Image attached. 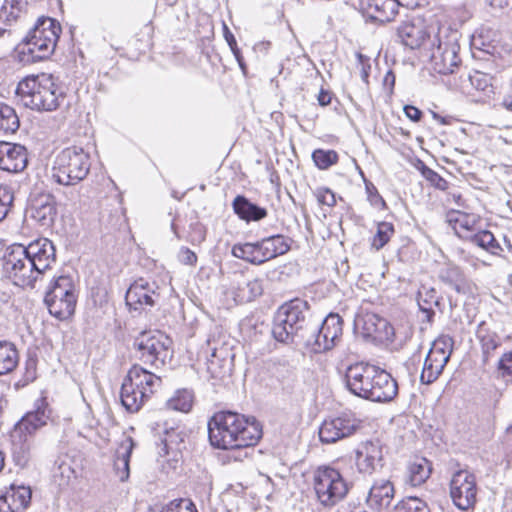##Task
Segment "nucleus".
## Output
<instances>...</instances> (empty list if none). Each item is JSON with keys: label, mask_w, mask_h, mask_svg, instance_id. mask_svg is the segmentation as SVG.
I'll return each instance as SVG.
<instances>
[{"label": "nucleus", "mask_w": 512, "mask_h": 512, "mask_svg": "<svg viewBox=\"0 0 512 512\" xmlns=\"http://www.w3.org/2000/svg\"><path fill=\"white\" fill-rule=\"evenodd\" d=\"M454 340L449 335H440L434 340L429 350V355L448 363L453 351Z\"/></svg>", "instance_id": "39"}, {"label": "nucleus", "mask_w": 512, "mask_h": 512, "mask_svg": "<svg viewBox=\"0 0 512 512\" xmlns=\"http://www.w3.org/2000/svg\"><path fill=\"white\" fill-rule=\"evenodd\" d=\"M13 201V189L8 185L0 184V222L7 217Z\"/></svg>", "instance_id": "48"}, {"label": "nucleus", "mask_w": 512, "mask_h": 512, "mask_svg": "<svg viewBox=\"0 0 512 512\" xmlns=\"http://www.w3.org/2000/svg\"><path fill=\"white\" fill-rule=\"evenodd\" d=\"M376 366L368 363H355L350 365L345 373V383L348 390L357 397L366 396L368 383L376 376Z\"/></svg>", "instance_id": "18"}, {"label": "nucleus", "mask_w": 512, "mask_h": 512, "mask_svg": "<svg viewBox=\"0 0 512 512\" xmlns=\"http://www.w3.org/2000/svg\"><path fill=\"white\" fill-rule=\"evenodd\" d=\"M366 191L369 202L375 207H385V201L382 196L378 193L376 187L369 183L366 184Z\"/></svg>", "instance_id": "52"}, {"label": "nucleus", "mask_w": 512, "mask_h": 512, "mask_svg": "<svg viewBox=\"0 0 512 512\" xmlns=\"http://www.w3.org/2000/svg\"><path fill=\"white\" fill-rule=\"evenodd\" d=\"M441 279L458 294H466L468 292L467 281L457 267L447 269L441 275Z\"/></svg>", "instance_id": "41"}, {"label": "nucleus", "mask_w": 512, "mask_h": 512, "mask_svg": "<svg viewBox=\"0 0 512 512\" xmlns=\"http://www.w3.org/2000/svg\"><path fill=\"white\" fill-rule=\"evenodd\" d=\"M159 286L156 282L144 278L135 280L125 295L126 305L130 310L141 313L155 306L160 300Z\"/></svg>", "instance_id": "14"}, {"label": "nucleus", "mask_w": 512, "mask_h": 512, "mask_svg": "<svg viewBox=\"0 0 512 512\" xmlns=\"http://www.w3.org/2000/svg\"><path fill=\"white\" fill-rule=\"evenodd\" d=\"M11 438V453L14 464L22 469L28 467L33 458L32 439L23 435L16 436V432H12Z\"/></svg>", "instance_id": "27"}, {"label": "nucleus", "mask_w": 512, "mask_h": 512, "mask_svg": "<svg viewBox=\"0 0 512 512\" xmlns=\"http://www.w3.org/2000/svg\"><path fill=\"white\" fill-rule=\"evenodd\" d=\"M403 110H404L406 117L409 118L413 122H419L422 118V115H423L422 111L415 106L405 105Z\"/></svg>", "instance_id": "57"}, {"label": "nucleus", "mask_w": 512, "mask_h": 512, "mask_svg": "<svg viewBox=\"0 0 512 512\" xmlns=\"http://www.w3.org/2000/svg\"><path fill=\"white\" fill-rule=\"evenodd\" d=\"M431 464L425 458H418L408 466V482L413 487L420 486L430 476Z\"/></svg>", "instance_id": "34"}, {"label": "nucleus", "mask_w": 512, "mask_h": 512, "mask_svg": "<svg viewBox=\"0 0 512 512\" xmlns=\"http://www.w3.org/2000/svg\"><path fill=\"white\" fill-rule=\"evenodd\" d=\"M257 242H246L234 244L231 253L234 257L249 262L253 265H261L258 256Z\"/></svg>", "instance_id": "38"}, {"label": "nucleus", "mask_w": 512, "mask_h": 512, "mask_svg": "<svg viewBox=\"0 0 512 512\" xmlns=\"http://www.w3.org/2000/svg\"><path fill=\"white\" fill-rule=\"evenodd\" d=\"M355 463L358 471L371 475L383 466V451L378 440L361 442L355 450Z\"/></svg>", "instance_id": "17"}, {"label": "nucleus", "mask_w": 512, "mask_h": 512, "mask_svg": "<svg viewBox=\"0 0 512 512\" xmlns=\"http://www.w3.org/2000/svg\"><path fill=\"white\" fill-rule=\"evenodd\" d=\"M161 512H197L194 503L190 500H173Z\"/></svg>", "instance_id": "50"}, {"label": "nucleus", "mask_w": 512, "mask_h": 512, "mask_svg": "<svg viewBox=\"0 0 512 512\" xmlns=\"http://www.w3.org/2000/svg\"><path fill=\"white\" fill-rule=\"evenodd\" d=\"M263 293L262 280L258 278L245 279L238 283L235 299L240 303L251 302Z\"/></svg>", "instance_id": "32"}, {"label": "nucleus", "mask_w": 512, "mask_h": 512, "mask_svg": "<svg viewBox=\"0 0 512 512\" xmlns=\"http://www.w3.org/2000/svg\"><path fill=\"white\" fill-rule=\"evenodd\" d=\"M19 124L15 110L5 103H0V134L16 132Z\"/></svg>", "instance_id": "40"}, {"label": "nucleus", "mask_w": 512, "mask_h": 512, "mask_svg": "<svg viewBox=\"0 0 512 512\" xmlns=\"http://www.w3.org/2000/svg\"><path fill=\"white\" fill-rule=\"evenodd\" d=\"M30 487L11 484L0 494V512H20L26 509L31 501Z\"/></svg>", "instance_id": "20"}, {"label": "nucleus", "mask_w": 512, "mask_h": 512, "mask_svg": "<svg viewBox=\"0 0 512 512\" xmlns=\"http://www.w3.org/2000/svg\"><path fill=\"white\" fill-rule=\"evenodd\" d=\"M469 79H470L471 84L473 86H475L476 89H478V90L485 91L486 88L489 86V81H488L487 75H485L483 73L475 72L474 75L469 76Z\"/></svg>", "instance_id": "54"}, {"label": "nucleus", "mask_w": 512, "mask_h": 512, "mask_svg": "<svg viewBox=\"0 0 512 512\" xmlns=\"http://www.w3.org/2000/svg\"><path fill=\"white\" fill-rule=\"evenodd\" d=\"M371 18L379 22H390L398 13L400 0H366Z\"/></svg>", "instance_id": "28"}, {"label": "nucleus", "mask_w": 512, "mask_h": 512, "mask_svg": "<svg viewBox=\"0 0 512 512\" xmlns=\"http://www.w3.org/2000/svg\"><path fill=\"white\" fill-rule=\"evenodd\" d=\"M207 427L211 446L222 450L254 446L262 436V427L254 417L230 410L214 413Z\"/></svg>", "instance_id": "2"}, {"label": "nucleus", "mask_w": 512, "mask_h": 512, "mask_svg": "<svg viewBox=\"0 0 512 512\" xmlns=\"http://www.w3.org/2000/svg\"><path fill=\"white\" fill-rule=\"evenodd\" d=\"M357 59L361 65V78L364 82L368 83L369 70L371 68L369 59L361 53H357Z\"/></svg>", "instance_id": "56"}, {"label": "nucleus", "mask_w": 512, "mask_h": 512, "mask_svg": "<svg viewBox=\"0 0 512 512\" xmlns=\"http://www.w3.org/2000/svg\"><path fill=\"white\" fill-rule=\"evenodd\" d=\"M512 0H485L487 4L494 10L502 11L509 6Z\"/></svg>", "instance_id": "61"}, {"label": "nucleus", "mask_w": 512, "mask_h": 512, "mask_svg": "<svg viewBox=\"0 0 512 512\" xmlns=\"http://www.w3.org/2000/svg\"><path fill=\"white\" fill-rule=\"evenodd\" d=\"M433 29L431 28V31H427L423 25L406 22L398 27L397 35L401 43L411 49L421 46L426 48L433 40L431 39Z\"/></svg>", "instance_id": "22"}, {"label": "nucleus", "mask_w": 512, "mask_h": 512, "mask_svg": "<svg viewBox=\"0 0 512 512\" xmlns=\"http://www.w3.org/2000/svg\"><path fill=\"white\" fill-rule=\"evenodd\" d=\"M312 160L319 169L326 170L338 162V154L334 150L316 149L312 153Z\"/></svg>", "instance_id": "47"}, {"label": "nucleus", "mask_w": 512, "mask_h": 512, "mask_svg": "<svg viewBox=\"0 0 512 512\" xmlns=\"http://www.w3.org/2000/svg\"><path fill=\"white\" fill-rule=\"evenodd\" d=\"M134 448V442L132 438H126L118 448L116 457L114 460V469L117 477L120 481H126L129 477V462L130 455Z\"/></svg>", "instance_id": "31"}, {"label": "nucleus", "mask_w": 512, "mask_h": 512, "mask_svg": "<svg viewBox=\"0 0 512 512\" xmlns=\"http://www.w3.org/2000/svg\"><path fill=\"white\" fill-rule=\"evenodd\" d=\"M314 490L319 502L331 507L344 499L349 486L337 469L321 466L314 472Z\"/></svg>", "instance_id": "10"}, {"label": "nucleus", "mask_w": 512, "mask_h": 512, "mask_svg": "<svg viewBox=\"0 0 512 512\" xmlns=\"http://www.w3.org/2000/svg\"><path fill=\"white\" fill-rule=\"evenodd\" d=\"M223 36H224L229 48H233V47L237 46L235 36L233 35V33L230 31V29L228 28V26L225 23H223Z\"/></svg>", "instance_id": "60"}, {"label": "nucleus", "mask_w": 512, "mask_h": 512, "mask_svg": "<svg viewBox=\"0 0 512 512\" xmlns=\"http://www.w3.org/2000/svg\"><path fill=\"white\" fill-rule=\"evenodd\" d=\"M449 222L454 224V229L458 233L459 229L473 231L479 222L476 215L462 212H453L449 215Z\"/></svg>", "instance_id": "44"}, {"label": "nucleus", "mask_w": 512, "mask_h": 512, "mask_svg": "<svg viewBox=\"0 0 512 512\" xmlns=\"http://www.w3.org/2000/svg\"><path fill=\"white\" fill-rule=\"evenodd\" d=\"M32 218L42 226H50L56 217L57 209L54 196L40 194L31 203Z\"/></svg>", "instance_id": "26"}, {"label": "nucleus", "mask_w": 512, "mask_h": 512, "mask_svg": "<svg viewBox=\"0 0 512 512\" xmlns=\"http://www.w3.org/2000/svg\"><path fill=\"white\" fill-rule=\"evenodd\" d=\"M476 336L481 344L483 362L487 363L492 353L501 345L500 337L495 331H491L485 322L478 325Z\"/></svg>", "instance_id": "30"}, {"label": "nucleus", "mask_w": 512, "mask_h": 512, "mask_svg": "<svg viewBox=\"0 0 512 512\" xmlns=\"http://www.w3.org/2000/svg\"><path fill=\"white\" fill-rule=\"evenodd\" d=\"M207 370L213 378H222L229 371V362L217 349H213L210 358L207 359Z\"/></svg>", "instance_id": "43"}, {"label": "nucleus", "mask_w": 512, "mask_h": 512, "mask_svg": "<svg viewBox=\"0 0 512 512\" xmlns=\"http://www.w3.org/2000/svg\"><path fill=\"white\" fill-rule=\"evenodd\" d=\"M470 241L492 255L499 256L503 251L494 235L488 230L479 231L470 236Z\"/></svg>", "instance_id": "37"}, {"label": "nucleus", "mask_w": 512, "mask_h": 512, "mask_svg": "<svg viewBox=\"0 0 512 512\" xmlns=\"http://www.w3.org/2000/svg\"><path fill=\"white\" fill-rule=\"evenodd\" d=\"M422 304L425 306H432V303L438 304V300L435 297V290L431 289L426 291V298L422 296Z\"/></svg>", "instance_id": "63"}, {"label": "nucleus", "mask_w": 512, "mask_h": 512, "mask_svg": "<svg viewBox=\"0 0 512 512\" xmlns=\"http://www.w3.org/2000/svg\"><path fill=\"white\" fill-rule=\"evenodd\" d=\"M446 364V362H443L441 359L433 357L428 353L424 360L420 381L423 384L433 383L441 375Z\"/></svg>", "instance_id": "36"}, {"label": "nucleus", "mask_w": 512, "mask_h": 512, "mask_svg": "<svg viewBox=\"0 0 512 512\" xmlns=\"http://www.w3.org/2000/svg\"><path fill=\"white\" fill-rule=\"evenodd\" d=\"M231 52L233 53L237 63L239 64V67L241 68V70L243 72H245L246 70V65H245V62H244V58L241 54V51L240 49L238 48V46H235L233 48H230Z\"/></svg>", "instance_id": "62"}, {"label": "nucleus", "mask_w": 512, "mask_h": 512, "mask_svg": "<svg viewBox=\"0 0 512 512\" xmlns=\"http://www.w3.org/2000/svg\"><path fill=\"white\" fill-rule=\"evenodd\" d=\"M47 406L41 401V405L33 411L27 412L15 425L13 432L32 439L37 430L45 426L49 420Z\"/></svg>", "instance_id": "21"}, {"label": "nucleus", "mask_w": 512, "mask_h": 512, "mask_svg": "<svg viewBox=\"0 0 512 512\" xmlns=\"http://www.w3.org/2000/svg\"><path fill=\"white\" fill-rule=\"evenodd\" d=\"M177 257L179 262L184 265L194 266L197 262V255L195 254V252H193L187 247H181Z\"/></svg>", "instance_id": "53"}, {"label": "nucleus", "mask_w": 512, "mask_h": 512, "mask_svg": "<svg viewBox=\"0 0 512 512\" xmlns=\"http://www.w3.org/2000/svg\"><path fill=\"white\" fill-rule=\"evenodd\" d=\"M422 291H419L418 293V305L420 308V311L423 313L424 318L423 320L427 322H431L433 319V316L435 315L434 310L432 309V306H425L422 304Z\"/></svg>", "instance_id": "59"}, {"label": "nucleus", "mask_w": 512, "mask_h": 512, "mask_svg": "<svg viewBox=\"0 0 512 512\" xmlns=\"http://www.w3.org/2000/svg\"><path fill=\"white\" fill-rule=\"evenodd\" d=\"M312 321L309 303L298 298L291 300L278 309L274 317L272 335L278 342H297L305 345Z\"/></svg>", "instance_id": "3"}, {"label": "nucleus", "mask_w": 512, "mask_h": 512, "mask_svg": "<svg viewBox=\"0 0 512 512\" xmlns=\"http://www.w3.org/2000/svg\"><path fill=\"white\" fill-rule=\"evenodd\" d=\"M422 175L436 187H442V185L445 183V181L440 178L438 173L429 167H423Z\"/></svg>", "instance_id": "55"}, {"label": "nucleus", "mask_w": 512, "mask_h": 512, "mask_svg": "<svg viewBox=\"0 0 512 512\" xmlns=\"http://www.w3.org/2000/svg\"><path fill=\"white\" fill-rule=\"evenodd\" d=\"M362 421L352 414L325 419L319 428V439L324 444H333L354 435Z\"/></svg>", "instance_id": "13"}, {"label": "nucleus", "mask_w": 512, "mask_h": 512, "mask_svg": "<svg viewBox=\"0 0 512 512\" xmlns=\"http://www.w3.org/2000/svg\"><path fill=\"white\" fill-rule=\"evenodd\" d=\"M133 346L144 363L156 368L172 358L171 340L162 333L143 332L135 338Z\"/></svg>", "instance_id": "12"}, {"label": "nucleus", "mask_w": 512, "mask_h": 512, "mask_svg": "<svg viewBox=\"0 0 512 512\" xmlns=\"http://www.w3.org/2000/svg\"><path fill=\"white\" fill-rule=\"evenodd\" d=\"M76 301L74 282L66 275L51 281L44 298L49 313L59 320H66L73 315Z\"/></svg>", "instance_id": "9"}, {"label": "nucleus", "mask_w": 512, "mask_h": 512, "mask_svg": "<svg viewBox=\"0 0 512 512\" xmlns=\"http://www.w3.org/2000/svg\"><path fill=\"white\" fill-rule=\"evenodd\" d=\"M233 210L240 219L247 222L259 221L267 216V210L238 195L233 201Z\"/></svg>", "instance_id": "29"}, {"label": "nucleus", "mask_w": 512, "mask_h": 512, "mask_svg": "<svg viewBox=\"0 0 512 512\" xmlns=\"http://www.w3.org/2000/svg\"><path fill=\"white\" fill-rule=\"evenodd\" d=\"M61 26L55 19L41 17L25 38L21 51L26 62H39L48 59L54 52Z\"/></svg>", "instance_id": "6"}, {"label": "nucleus", "mask_w": 512, "mask_h": 512, "mask_svg": "<svg viewBox=\"0 0 512 512\" xmlns=\"http://www.w3.org/2000/svg\"><path fill=\"white\" fill-rule=\"evenodd\" d=\"M461 35L458 30L450 27L433 29V40L429 45L430 63L432 69L439 74H451L458 67L461 60L458 55Z\"/></svg>", "instance_id": "5"}, {"label": "nucleus", "mask_w": 512, "mask_h": 512, "mask_svg": "<svg viewBox=\"0 0 512 512\" xmlns=\"http://www.w3.org/2000/svg\"><path fill=\"white\" fill-rule=\"evenodd\" d=\"M395 490L392 482L386 479L376 480L371 486L366 502L376 512L386 509L394 498Z\"/></svg>", "instance_id": "24"}, {"label": "nucleus", "mask_w": 512, "mask_h": 512, "mask_svg": "<svg viewBox=\"0 0 512 512\" xmlns=\"http://www.w3.org/2000/svg\"><path fill=\"white\" fill-rule=\"evenodd\" d=\"M90 167L89 153L82 147L69 146L55 156L51 176L60 185L72 186L86 178Z\"/></svg>", "instance_id": "8"}, {"label": "nucleus", "mask_w": 512, "mask_h": 512, "mask_svg": "<svg viewBox=\"0 0 512 512\" xmlns=\"http://www.w3.org/2000/svg\"><path fill=\"white\" fill-rule=\"evenodd\" d=\"M316 197L319 203L333 207L336 204L335 194L328 188H319L316 191Z\"/></svg>", "instance_id": "51"}, {"label": "nucleus", "mask_w": 512, "mask_h": 512, "mask_svg": "<svg viewBox=\"0 0 512 512\" xmlns=\"http://www.w3.org/2000/svg\"><path fill=\"white\" fill-rule=\"evenodd\" d=\"M19 361L15 345L9 341H0V375L12 372Z\"/></svg>", "instance_id": "33"}, {"label": "nucleus", "mask_w": 512, "mask_h": 512, "mask_svg": "<svg viewBox=\"0 0 512 512\" xmlns=\"http://www.w3.org/2000/svg\"><path fill=\"white\" fill-rule=\"evenodd\" d=\"M499 369L504 373L512 374V351L503 354L499 360Z\"/></svg>", "instance_id": "58"}, {"label": "nucleus", "mask_w": 512, "mask_h": 512, "mask_svg": "<svg viewBox=\"0 0 512 512\" xmlns=\"http://www.w3.org/2000/svg\"><path fill=\"white\" fill-rule=\"evenodd\" d=\"M394 234V226L390 222H380L377 225L375 235L371 240V246L376 250L382 249Z\"/></svg>", "instance_id": "45"}, {"label": "nucleus", "mask_w": 512, "mask_h": 512, "mask_svg": "<svg viewBox=\"0 0 512 512\" xmlns=\"http://www.w3.org/2000/svg\"><path fill=\"white\" fill-rule=\"evenodd\" d=\"M318 102L321 106H327L331 103V95L328 91L321 90L318 95Z\"/></svg>", "instance_id": "64"}, {"label": "nucleus", "mask_w": 512, "mask_h": 512, "mask_svg": "<svg viewBox=\"0 0 512 512\" xmlns=\"http://www.w3.org/2000/svg\"><path fill=\"white\" fill-rule=\"evenodd\" d=\"M477 486L473 474L459 470L452 476L450 496L454 505L460 510H468L476 502Z\"/></svg>", "instance_id": "16"}, {"label": "nucleus", "mask_w": 512, "mask_h": 512, "mask_svg": "<svg viewBox=\"0 0 512 512\" xmlns=\"http://www.w3.org/2000/svg\"><path fill=\"white\" fill-rule=\"evenodd\" d=\"M355 327L361 335L372 342H393L394 328L379 315L372 312L360 314L355 319Z\"/></svg>", "instance_id": "15"}, {"label": "nucleus", "mask_w": 512, "mask_h": 512, "mask_svg": "<svg viewBox=\"0 0 512 512\" xmlns=\"http://www.w3.org/2000/svg\"><path fill=\"white\" fill-rule=\"evenodd\" d=\"M193 404V394L187 389L176 391L175 395L167 401L169 409L188 412L191 410Z\"/></svg>", "instance_id": "42"}, {"label": "nucleus", "mask_w": 512, "mask_h": 512, "mask_svg": "<svg viewBox=\"0 0 512 512\" xmlns=\"http://www.w3.org/2000/svg\"><path fill=\"white\" fill-rule=\"evenodd\" d=\"M1 263L5 279L23 289H34L56 263V249L47 238L28 245L15 243L5 249Z\"/></svg>", "instance_id": "1"}, {"label": "nucleus", "mask_w": 512, "mask_h": 512, "mask_svg": "<svg viewBox=\"0 0 512 512\" xmlns=\"http://www.w3.org/2000/svg\"><path fill=\"white\" fill-rule=\"evenodd\" d=\"M374 380V389L371 392L370 401L389 402L398 394L397 381L385 370L376 367Z\"/></svg>", "instance_id": "25"}, {"label": "nucleus", "mask_w": 512, "mask_h": 512, "mask_svg": "<svg viewBox=\"0 0 512 512\" xmlns=\"http://www.w3.org/2000/svg\"><path fill=\"white\" fill-rule=\"evenodd\" d=\"M161 384V378L139 365L128 371L121 386V402L129 412H137Z\"/></svg>", "instance_id": "7"}, {"label": "nucleus", "mask_w": 512, "mask_h": 512, "mask_svg": "<svg viewBox=\"0 0 512 512\" xmlns=\"http://www.w3.org/2000/svg\"><path fill=\"white\" fill-rule=\"evenodd\" d=\"M28 163L27 150L15 143L0 141V169L17 173L25 169Z\"/></svg>", "instance_id": "19"}, {"label": "nucleus", "mask_w": 512, "mask_h": 512, "mask_svg": "<svg viewBox=\"0 0 512 512\" xmlns=\"http://www.w3.org/2000/svg\"><path fill=\"white\" fill-rule=\"evenodd\" d=\"M256 242L261 264L286 254L291 248L289 238L282 234L265 237Z\"/></svg>", "instance_id": "23"}, {"label": "nucleus", "mask_w": 512, "mask_h": 512, "mask_svg": "<svg viewBox=\"0 0 512 512\" xmlns=\"http://www.w3.org/2000/svg\"><path fill=\"white\" fill-rule=\"evenodd\" d=\"M24 106L38 111H54L65 99L64 89L50 74L27 76L16 89Z\"/></svg>", "instance_id": "4"}, {"label": "nucleus", "mask_w": 512, "mask_h": 512, "mask_svg": "<svg viewBox=\"0 0 512 512\" xmlns=\"http://www.w3.org/2000/svg\"><path fill=\"white\" fill-rule=\"evenodd\" d=\"M58 463L56 470L54 471V477L60 478L59 485H68L72 479L76 478V471L72 468L71 464L63 459Z\"/></svg>", "instance_id": "49"}, {"label": "nucleus", "mask_w": 512, "mask_h": 512, "mask_svg": "<svg viewBox=\"0 0 512 512\" xmlns=\"http://www.w3.org/2000/svg\"><path fill=\"white\" fill-rule=\"evenodd\" d=\"M393 512H430V508L418 497H407L395 505Z\"/></svg>", "instance_id": "46"}, {"label": "nucleus", "mask_w": 512, "mask_h": 512, "mask_svg": "<svg viewBox=\"0 0 512 512\" xmlns=\"http://www.w3.org/2000/svg\"><path fill=\"white\" fill-rule=\"evenodd\" d=\"M185 433L179 426L166 427L164 435L161 438L163 455H168L170 451H180V446L184 442Z\"/></svg>", "instance_id": "35"}, {"label": "nucleus", "mask_w": 512, "mask_h": 512, "mask_svg": "<svg viewBox=\"0 0 512 512\" xmlns=\"http://www.w3.org/2000/svg\"><path fill=\"white\" fill-rule=\"evenodd\" d=\"M343 320L335 313H330L319 326V321H312L305 346L314 353L331 350L340 340Z\"/></svg>", "instance_id": "11"}]
</instances>
